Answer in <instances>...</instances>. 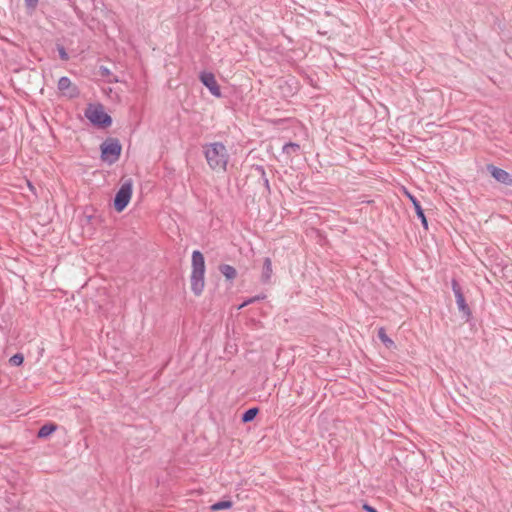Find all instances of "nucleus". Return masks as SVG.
I'll return each mask as SVG.
<instances>
[{
  "mask_svg": "<svg viewBox=\"0 0 512 512\" xmlns=\"http://www.w3.org/2000/svg\"><path fill=\"white\" fill-rule=\"evenodd\" d=\"M272 261L269 257L264 258L261 274L262 283H268L272 277Z\"/></svg>",
  "mask_w": 512,
  "mask_h": 512,
  "instance_id": "10",
  "label": "nucleus"
},
{
  "mask_svg": "<svg viewBox=\"0 0 512 512\" xmlns=\"http://www.w3.org/2000/svg\"><path fill=\"white\" fill-rule=\"evenodd\" d=\"M101 74L103 76H106V75H109L110 74V71L109 69L105 68V67H101Z\"/></svg>",
  "mask_w": 512,
  "mask_h": 512,
  "instance_id": "25",
  "label": "nucleus"
},
{
  "mask_svg": "<svg viewBox=\"0 0 512 512\" xmlns=\"http://www.w3.org/2000/svg\"><path fill=\"white\" fill-rule=\"evenodd\" d=\"M255 301H256V298L252 297V298L248 299L247 301H245L242 305H240V308L244 307V306H246V305H248L250 303H254Z\"/></svg>",
  "mask_w": 512,
  "mask_h": 512,
  "instance_id": "24",
  "label": "nucleus"
},
{
  "mask_svg": "<svg viewBox=\"0 0 512 512\" xmlns=\"http://www.w3.org/2000/svg\"><path fill=\"white\" fill-rule=\"evenodd\" d=\"M204 273H205V261L203 254L195 250L192 253V272H191V290L196 295L199 296L205 286L204 282Z\"/></svg>",
  "mask_w": 512,
  "mask_h": 512,
  "instance_id": "2",
  "label": "nucleus"
},
{
  "mask_svg": "<svg viewBox=\"0 0 512 512\" xmlns=\"http://www.w3.org/2000/svg\"><path fill=\"white\" fill-rule=\"evenodd\" d=\"M200 78V81L202 82V84L208 88V90L210 91V93L217 97V98H221L222 97V93H221V90H220V87L216 81V78H215V75L211 72H202L199 76Z\"/></svg>",
  "mask_w": 512,
  "mask_h": 512,
  "instance_id": "7",
  "label": "nucleus"
},
{
  "mask_svg": "<svg viewBox=\"0 0 512 512\" xmlns=\"http://www.w3.org/2000/svg\"><path fill=\"white\" fill-rule=\"evenodd\" d=\"M203 154L210 169L222 172L227 170L230 156L226 146L222 142H213L203 145Z\"/></svg>",
  "mask_w": 512,
  "mask_h": 512,
  "instance_id": "1",
  "label": "nucleus"
},
{
  "mask_svg": "<svg viewBox=\"0 0 512 512\" xmlns=\"http://www.w3.org/2000/svg\"><path fill=\"white\" fill-rule=\"evenodd\" d=\"M57 429V425L54 423H47L40 427L37 436L39 438H46L51 435Z\"/></svg>",
  "mask_w": 512,
  "mask_h": 512,
  "instance_id": "12",
  "label": "nucleus"
},
{
  "mask_svg": "<svg viewBox=\"0 0 512 512\" xmlns=\"http://www.w3.org/2000/svg\"><path fill=\"white\" fill-rule=\"evenodd\" d=\"M254 298H256V301H258V300L264 299L265 296L264 295L263 296H255Z\"/></svg>",
  "mask_w": 512,
  "mask_h": 512,
  "instance_id": "26",
  "label": "nucleus"
},
{
  "mask_svg": "<svg viewBox=\"0 0 512 512\" xmlns=\"http://www.w3.org/2000/svg\"><path fill=\"white\" fill-rule=\"evenodd\" d=\"M233 506V502L230 500L218 501L210 506L212 511L228 510Z\"/></svg>",
  "mask_w": 512,
  "mask_h": 512,
  "instance_id": "15",
  "label": "nucleus"
},
{
  "mask_svg": "<svg viewBox=\"0 0 512 512\" xmlns=\"http://www.w3.org/2000/svg\"><path fill=\"white\" fill-rule=\"evenodd\" d=\"M84 116L91 124L100 129H106L112 124V117L104 111L102 104H89L84 111Z\"/></svg>",
  "mask_w": 512,
  "mask_h": 512,
  "instance_id": "3",
  "label": "nucleus"
},
{
  "mask_svg": "<svg viewBox=\"0 0 512 512\" xmlns=\"http://www.w3.org/2000/svg\"><path fill=\"white\" fill-rule=\"evenodd\" d=\"M487 170L490 172L491 176L499 183L512 186V176L504 169L496 167L493 164H488Z\"/></svg>",
  "mask_w": 512,
  "mask_h": 512,
  "instance_id": "8",
  "label": "nucleus"
},
{
  "mask_svg": "<svg viewBox=\"0 0 512 512\" xmlns=\"http://www.w3.org/2000/svg\"><path fill=\"white\" fill-rule=\"evenodd\" d=\"M451 287L456 298L458 310L468 319L471 316V309L466 303L462 288L455 278L451 280Z\"/></svg>",
  "mask_w": 512,
  "mask_h": 512,
  "instance_id": "6",
  "label": "nucleus"
},
{
  "mask_svg": "<svg viewBox=\"0 0 512 512\" xmlns=\"http://www.w3.org/2000/svg\"><path fill=\"white\" fill-rule=\"evenodd\" d=\"M72 86V82L71 80L66 77V76H63L61 77L59 80H58V89L62 92L68 90L70 87Z\"/></svg>",
  "mask_w": 512,
  "mask_h": 512,
  "instance_id": "17",
  "label": "nucleus"
},
{
  "mask_svg": "<svg viewBox=\"0 0 512 512\" xmlns=\"http://www.w3.org/2000/svg\"><path fill=\"white\" fill-rule=\"evenodd\" d=\"M406 195L409 198V200L411 201V203L413 204V207H414V210L416 212V215L420 219L423 228L425 230H428V221H427V218L425 216L424 210H423V208H422V206L420 204V201L414 195H412L409 192H406Z\"/></svg>",
  "mask_w": 512,
  "mask_h": 512,
  "instance_id": "9",
  "label": "nucleus"
},
{
  "mask_svg": "<svg viewBox=\"0 0 512 512\" xmlns=\"http://www.w3.org/2000/svg\"><path fill=\"white\" fill-rule=\"evenodd\" d=\"M258 413L259 409L257 407L249 408L242 414L241 421L243 423L251 422L255 419Z\"/></svg>",
  "mask_w": 512,
  "mask_h": 512,
  "instance_id": "14",
  "label": "nucleus"
},
{
  "mask_svg": "<svg viewBox=\"0 0 512 512\" xmlns=\"http://www.w3.org/2000/svg\"><path fill=\"white\" fill-rule=\"evenodd\" d=\"M300 145L295 142H288L284 144L282 148V152L287 156H292L293 154H298L300 152Z\"/></svg>",
  "mask_w": 512,
  "mask_h": 512,
  "instance_id": "13",
  "label": "nucleus"
},
{
  "mask_svg": "<svg viewBox=\"0 0 512 512\" xmlns=\"http://www.w3.org/2000/svg\"><path fill=\"white\" fill-rule=\"evenodd\" d=\"M255 170L260 174V176H261V177L266 176V172H265V169H264V167H263V166H261V165H257V166L255 167Z\"/></svg>",
  "mask_w": 512,
  "mask_h": 512,
  "instance_id": "23",
  "label": "nucleus"
},
{
  "mask_svg": "<svg viewBox=\"0 0 512 512\" xmlns=\"http://www.w3.org/2000/svg\"><path fill=\"white\" fill-rule=\"evenodd\" d=\"M101 160L109 165L116 163L122 152V145L117 138L108 137L101 145Z\"/></svg>",
  "mask_w": 512,
  "mask_h": 512,
  "instance_id": "4",
  "label": "nucleus"
},
{
  "mask_svg": "<svg viewBox=\"0 0 512 512\" xmlns=\"http://www.w3.org/2000/svg\"><path fill=\"white\" fill-rule=\"evenodd\" d=\"M57 51L59 53V57L61 60H63V61L69 60V55H68L66 49L62 45L57 46Z\"/></svg>",
  "mask_w": 512,
  "mask_h": 512,
  "instance_id": "19",
  "label": "nucleus"
},
{
  "mask_svg": "<svg viewBox=\"0 0 512 512\" xmlns=\"http://www.w3.org/2000/svg\"><path fill=\"white\" fill-rule=\"evenodd\" d=\"M23 361H24V356L22 353H16L9 359V363L12 366H20V365H22Z\"/></svg>",
  "mask_w": 512,
  "mask_h": 512,
  "instance_id": "18",
  "label": "nucleus"
},
{
  "mask_svg": "<svg viewBox=\"0 0 512 512\" xmlns=\"http://www.w3.org/2000/svg\"><path fill=\"white\" fill-rule=\"evenodd\" d=\"M220 273L227 279V280H233L237 276L236 269L229 265V264H222L219 266Z\"/></svg>",
  "mask_w": 512,
  "mask_h": 512,
  "instance_id": "11",
  "label": "nucleus"
},
{
  "mask_svg": "<svg viewBox=\"0 0 512 512\" xmlns=\"http://www.w3.org/2000/svg\"><path fill=\"white\" fill-rule=\"evenodd\" d=\"M363 509L366 511V512H378L376 508H374L373 506L365 503L363 504Z\"/></svg>",
  "mask_w": 512,
  "mask_h": 512,
  "instance_id": "22",
  "label": "nucleus"
},
{
  "mask_svg": "<svg viewBox=\"0 0 512 512\" xmlns=\"http://www.w3.org/2000/svg\"><path fill=\"white\" fill-rule=\"evenodd\" d=\"M378 338L382 341V343L386 346V347H391L394 345V342L391 338L388 337V335L386 334V331L384 328H380L378 330Z\"/></svg>",
  "mask_w": 512,
  "mask_h": 512,
  "instance_id": "16",
  "label": "nucleus"
},
{
  "mask_svg": "<svg viewBox=\"0 0 512 512\" xmlns=\"http://www.w3.org/2000/svg\"><path fill=\"white\" fill-rule=\"evenodd\" d=\"M261 179L263 181V185L266 188L267 192L270 193V183H269V180L267 178V175L264 176V177H261Z\"/></svg>",
  "mask_w": 512,
  "mask_h": 512,
  "instance_id": "21",
  "label": "nucleus"
},
{
  "mask_svg": "<svg viewBox=\"0 0 512 512\" xmlns=\"http://www.w3.org/2000/svg\"><path fill=\"white\" fill-rule=\"evenodd\" d=\"M25 4L28 8L34 9L38 5V0H25Z\"/></svg>",
  "mask_w": 512,
  "mask_h": 512,
  "instance_id": "20",
  "label": "nucleus"
},
{
  "mask_svg": "<svg viewBox=\"0 0 512 512\" xmlns=\"http://www.w3.org/2000/svg\"><path fill=\"white\" fill-rule=\"evenodd\" d=\"M133 182L126 180L115 194L113 206L117 212H122L129 204L132 197Z\"/></svg>",
  "mask_w": 512,
  "mask_h": 512,
  "instance_id": "5",
  "label": "nucleus"
}]
</instances>
